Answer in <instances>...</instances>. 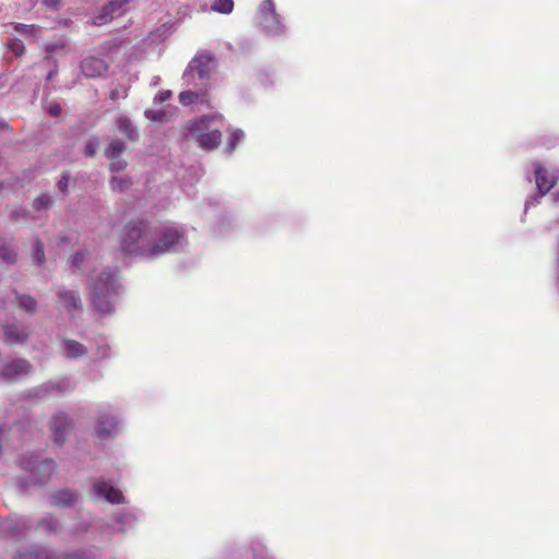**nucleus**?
<instances>
[{
  "mask_svg": "<svg viewBox=\"0 0 559 559\" xmlns=\"http://www.w3.org/2000/svg\"><path fill=\"white\" fill-rule=\"evenodd\" d=\"M154 226L144 221H132L124 226L120 249L128 255L152 259Z\"/></svg>",
  "mask_w": 559,
  "mask_h": 559,
  "instance_id": "f257e3e1",
  "label": "nucleus"
},
{
  "mask_svg": "<svg viewBox=\"0 0 559 559\" xmlns=\"http://www.w3.org/2000/svg\"><path fill=\"white\" fill-rule=\"evenodd\" d=\"M90 298L94 309L103 314L114 310V298L119 292L117 274L110 269L100 271L90 280Z\"/></svg>",
  "mask_w": 559,
  "mask_h": 559,
  "instance_id": "f03ea898",
  "label": "nucleus"
},
{
  "mask_svg": "<svg viewBox=\"0 0 559 559\" xmlns=\"http://www.w3.org/2000/svg\"><path fill=\"white\" fill-rule=\"evenodd\" d=\"M185 231L176 226H154L152 259L175 251L185 243Z\"/></svg>",
  "mask_w": 559,
  "mask_h": 559,
  "instance_id": "7ed1b4c3",
  "label": "nucleus"
},
{
  "mask_svg": "<svg viewBox=\"0 0 559 559\" xmlns=\"http://www.w3.org/2000/svg\"><path fill=\"white\" fill-rule=\"evenodd\" d=\"M21 465L24 471L29 473L34 485L46 484L56 469V464L52 460H38V456L33 454L22 457Z\"/></svg>",
  "mask_w": 559,
  "mask_h": 559,
  "instance_id": "20e7f679",
  "label": "nucleus"
},
{
  "mask_svg": "<svg viewBox=\"0 0 559 559\" xmlns=\"http://www.w3.org/2000/svg\"><path fill=\"white\" fill-rule=\"evenodd\" d=\"M260 25L267 34L278 35L284 32L280 15L276 13L273 0H264L259 8Z\"/></svg>",
  "mask_w": 559,
  "mask_h": 559,
  "instance_id": "39448f33",
  "label": "nucleus"
},
{
  "mask_svg": "<svg viewBox=\"0 0 559 559\" xmlns=\"http://www.w3.org/2000/svg\"><path fill=\"white\" fill-rule=\"evenodd\" d=\"M213 57L210 53H200L195 56L189 63L187 70L183 73V80L186 83L192 84L195 74L200 80L209 78L212 69Z\"/></svg>",
  "mask_w": 559,
  "mask_h": 559,
  "instance_id": "423d86ee",
  "label": "nucleus"
},
{
  "mask_svg": "<svg viewBox=\"0 0 559 559\" xmlns=\"http://www.w3.org/2000/svg\"><path fill=\"white\" fill-rule=\"evenodd\" d=\"M58 302L70 317L82 313L83 304L80 294L76 290L59 288L56 293Z\"/></svg>",
  "mask_w": 559,
  "mask_h": 559,
  "instance_id": "0eeeda50",
  "label": "nucleus"
},
{
  "mask_svg": "<svg viewBox=\"0 0 559 559\" xmlns=\"http://www.w3.org/2000/svg\"><path fill=\"white\" fill-rule=\"evenodd\" d=\"M535 168V181L537 189L539 191V197H534L532 200L526 201L525 209H527L530 205L534 204L535 202H538V199L546 194L556 183V176L548 173L546 168L540 166L539 164H534Z\"/></svg>",
  "mask_w": 559,
  "mask_h": 559,
  "instance_id": "6e6552de",
  "label": "nucleus"
},
{
  "mask_svg": "<svg viewBox=\"0 0 559 559\" xmlns=\"http://www.w3.org/2000/svg\"><path fill=\"white\" fill-rule=\"evenodd\" d=\"M129 0H112L103 7L100 13L95 16L93 24L103 25L111 21L115 16L121 15L126 11Z\"/></svg>",
  "mask_w": 559,
  "mask_h": 559,
  "instance_id": "1a4fd4ad",
  "label": "nucleus"
},
{
  "mask_svg": "<svg viewBox=\"0 0 559 559\" xmlns=\"http://www.w3.org/2000/svg\"><path fill=\"white\" fill-rule=\"evenodd\" d=\"M222 122L214 116H203L189 124L187 138L197 136L200 133H210L215 129L221 130Z\"/></svg>",
  "mask_w": 559,
  "mask_h": 559,
  "instance_id": "9d476101",
  "label": "nucleus"
},
{
  "mask_svg": "<svg viewBox=\"0 0 559 559\" xmlns=\"http://www.w3.org/2000/svg\"><path fill=\"white\" fill-rule=\"evenodd\" d=\"M74 388L72 382L67 379H60L58 381H48L33 390L34 396L44 399L51 395L53 392H68Z\"/></svg>",
  "mask_w": 559,
  "mask_h": 559,
  "instance_id": "9b49d317",
  "label": "nucleus"
},
{
  "mask_svg": "<svg viewBox=\"0 0 559 559\" xmlns=\"http://www.w3.org/2000/svg\"><path fill=\"white\" fill-rule=\"evenodd\" d=\"M93 489L96 497L104 498L106 501L110 503L124 502L122 492L119 489L111 486L109 483L98 479L94 483Z\"/></svg>",
  "mask_w": 559,
  "mask_h": 559,
  "instance_id": "f8f14e48",
  "label": "nucleus"
},
{
  "mask_svg": "<svg viewBox=\"0 0 559 559\" xmlns=\"http://www.w3.org/2000/svg\"><path fill=\"white\" fill-rule=\"evenodd\" d=\"M29 336L27 325L7 324L3 326V341L9 345L24 344Z\"/></svg>",
  "mask_w": 559,
  "mask_h": 559,
  "instance_id": "ddd939ff",
  "label": "nucleus"
},
{
  "mask_svg": "<svg viewBox=\"0 0 559 559\" xmlns=\"http://www.w3.org/2000/svg\"><path fill=\"white\" fill-rule=\"evenodd\" d=\"M81 70L87 78H99L107 72L108 64L104 59L91 56L81 62Z\"/></svg>",
  "mask_w": 559,
  "mask_h": 559,
  "instance_id": "4468645a",
  "label": "nucleus"
},
{
  "mask_svg": "<svg viewBox=\"0 0 559 559\" xmlns=\"http://www.w3.org/2000/svg\"><path fill=\"white\" fill-rule=\"evenodd\" d=\"M32 369L31 364L26 359H15L5 365L0 373L5 380H14L21 376L27 374Z\"/></svg>",
  "mask_w": 559,
  "mask_h": 559,
  "instance_id": "2eb2a0df",
  "label": "nucleus"
},
{
  "mask_svg": "<svg viewBox=\"0 0 559 559\" xmlns=\"http://www.w3.org/2000/svg\"><path fill=\"white\" fill-rule=\"evenodd\" d=\"M70 428L71 420L67 414L58 413L52 417L51 429L53 440L57 443H62L64 441V436L70 430Z\"/></svg>",
  "mask_w": 559,
  "mask_h": 559,
  "instance_id": "dca6fc26",
  "label": "nucleus"
},
{
  "mask_svg": "<svg viewBox=\"0 0 559 559\" xmlns=\"http://www.w3.org/2000/svg\"><path fill=\"white\" fill-rule=\"evenodd\" d=\"M118 431V420L115 416L108 414L99 415L95 426V432L98 437L108 438Z\"/></svg>",
  "mask_w": 559,
  "mask_h": 559,
  "instance_id": "f3484780",
  "label": "nucleus"
},
{
  "mask_svg": "<svg viewBox=\"0 0 559 559\" xmlns=\"http://www.w3.org/2000/svg\"><path fill=\"white\" fill-rule=\"evenodd\" d=\"M190 139L195 141L201 148L211 151L221 144L222 132L219 129H215L210 133H200L197 134V136H192Z\"/></svg>",
  "mask_w": 559,
  "mask_h": 559,
  "instance_id": "a211bd4d",
  "label": "nucleus"
},
{
  "mask_svg": "<svg viewBox=\"0 0 559 559\" xmlns=\"http://www.w3.org/2000/svg\"><path fill=\"white\" fill-rule=\"evenodd\" d=\"M0 530L8 536H19L27 530V521L20 516L10 518L1 524Z\"/></svg>",
  "mask_w": 559,
  "mask_h": 559,
  "instance_id": "6ab92c4d",
  "label": "nucleus"
},
{
  "mask_svg": "<svg viewBox=\"0 0 559 559\" xmlns=\"http://www.w3.org/2000/svg\"><path fill=\"white\" fill-rule=\"evenodd\" d=\"M79 497L68 490H60L50 496V504L53 507H72L76 503Z\"/></svg>",
  "mask_w": 559,
  "mask_h": 559,
  "instance_id": "aec40b11",
  "label": "nucleus"
},
{
  "mask_svg": "<svg viewBox=\"0 0 559 559\" xmlns=\"http://www.w3.org/2000/svg\"><path fill=\"white\" fill-rule=\"evenodd\" d=\"M62 349L66 357L75 359L84 356L87 353L86 347L73 340H64L62 342Z\"/></svg>",
  "mask_w": 559,
  "mask_h": 559,
  "instance_id": "412c9836",
  "label": "nucleus"
},
{
  "mask_svg": "<svg viewBox=\"0 0 559 559\" xmlns=\"http://www.w3.org/2000/svg\"><path fill=\"white\" fill-rule=\"evenodd\" d=\"M15 302L17 307L26 313L33 314L37 310V301L34 297L27 294H16Z\"/></svg>",
  "mask_w": 559,
  "mask_h": 559,
  "instance_id": "4be33fe9",
  "label": "nucleus"
},
{
  "mask_svg": "<svg viewBox=\"0 0 559 559\" xmlns=\"http://www.w3.org/2000/svg\"><path fill=\"white\" fill-rule=\"evenodd\" d=\"M117 127L118 130L126 134L131 141H134L139 138L138 130L129 118L123 116L119 117L117 119Z\"/></svg>",
  "mask_w": 559,
  "mask_h": 559,
  "instance_id": "5701e85b",
  "label": "nucleus"
},
{
  "mask_svg": "<svg viewBox=\"0 0 559 559\" xmlns=\"http://www.w3.org/2000/svg\"><path fill=\"white\" fill-rule=\"evenodd\" d=\"M29 558L34 559H83L82 556L78 554L68 555V554H57L49 551L47 549H41L36 551L35 554H31Z\"/></svg>",
  "mask_w": 559,
  "mask_h": 559,
  "instance_id": "b1692460",
  "label": "nucleus"
},
{
  "mask_svg": "<svg viewBox=\"0 0 559 559\" xmlns=\"http://www.w3.org/2000/svg\"><path fill=\"white\" fill-rule=\"evenodd\" d=\"M132 186V181L127 176H114L110 180V187L114 191L122 192Z\"/></svg>",
  "mask_w": 559,
  "mask_h": 559,
  "instance_id": "393cba45",
  "label": "nucleus"
},
{
  "mask_svg": "<svg viewBox=\"0 0 559 559\" xmlns=\"http://www.w3.org/2000/svg\"><path fill=\"white\" fill-rule=\"evenodd\" d=\"M124 143L121 140H112L106 148L105 155L108 158H116L124 151Z\"/></svg>",
  "mask_w": 559,
  "mask_h": 559,
  "instance_id": "a878e982",
  "label": "nucleus"
},
{
  "mask_svg": "<svg viewBox=\"0 0 559 559\" xmlns=\"http://www.w3.org/2000/svg\"><path fill=\"white\" fill-rule=\"evenodd\" d=\"M38 527L45 528L48 533H57L60 528V523L52 516H46L38 522Z\"/></svg>",
  "mask_w": 559,
  "mask_h": 559,
  "instance_id": "bb28decb",
  "label": "nucleus"
},
{
  "mask_svg": "<svg viewBox=\"0 0 559 559\" xmlns=\"http://www.w3.org/2000/svg\"><path fill=\"white\" fill-rule=\"evenodd\" d=\"M234 9V1L233 0H216L213 5L212 10L217 11L219 13L228 14Z\"/></svg>",
  "mask_w": 559,
  "mask_h": 559,
  "instance_id": "cd10ccee",
  "label": "nucleus"
},
{
  "mask_svg": "<svg viewBox=\"0 0 559 559\" xmlns=\"http://www.w3.org/2000/svg\"><path fill=\"white\" fill-rule=\"evenodd\" d=\"M201 96V93L195 91H183L179 94V100L187 106L195 103Z\"/></svg>",
  "mask_w": 559,
  "mask_h": 559,
  "instance_id": "c85d7f7f",
  "label": "nucleus"
},
{
  "mask_svg": "<svg viewBox=\"0 0 559 559\" xmlns=\"http://www.w3.org/2000/svg\"><path fill=\"white\" fill-rule=\"evenodd\" d=\"M0 260L5 263L12 264L16 261V253L10 247H8L5 245H1L0 246Z\"/></svg>",
  "mask_w": 559,
  "mask_h": 559,
  "instance_id": "c756f323",
  "label": "nucleus"
},
{
  "mask_svg": "<svg viewBox=\"0 0 559 559\" xmlns=\"http://www.w3.org/2000/svg\"><path fill=\"white\" fill-rule=\"evenodd\" d=\"M52 204V200L48 194H41L33 201V206L37 211L48 209Z\"/></svg>",
  "mask_w": 559,
  "mask_h": 559,
  "instance_id": "7c9ffc66",
  "label": "nucleus"
},
{
  "mask_svg": "<svg viewBox=\"0 0 559 559\" xmlns=\"http://www.w3.org/2000/svg\"><path fill=\"white\" fill-rule=\"evenodd\" d=\"M245 138V133L243 131L237 129L235 131L231 132L230 134V140H229V143H228V151L229 153H233V151L236 148L237 144L242 141V139Z\"/></svg>",
  "mask_w": 559,
  "mask_h": 559,
  "instance_id": "2f4dec72",
  "label": "nucleus"
},
{
  "mask_svg": "<svg viewBox=\"0 0 559 559\" xmlns=\"http://www.w3.org/2000/svg\"><path fill=\"white\" fill-rule=\"evenodd\" d=\"M34 261L37 265H41L45 261L44 247L39 240H36L34 245Z\"/></svg>",
  "mask_w": 559,
  "mask_h": 559,
  "instance_id": "473e14b6",
  "label": "nucleus"
},
{
  "mask_svg": "<svg viewBox=\"0 0 559 559\" xmlns=\"http://www.w3.org/2000/svg\"><path fill=\"white\" fill-rule=\"evenodd\" d=\"M11 25L13 26L15 32L21 34L33 35L36 31L35 25H27L23 23H11Z\"/></svg>",
  "mask_w": 559,
  "mask_h": 559,
  "instance_id": "72a5a7b5",
  "label": "nucleus"
},
{
  "mask_svg": "<svg viewBox=\"0 0 559 559\" xmlns=\"http://www.w3.org/2000/svg\"><path fill=\"white\" fill-rule=\"evenodd\" d=\"M8 46L9 49L17 57L22 56L25 51L23 43L16 38L12 39Z\"/></svg>",
  "mask_w": 559,
  "mask_h": 559,
  "instance_id": "f704fd0d",
  "label": "nucleus"
},
{
  "mask_svg": "<svg viewBox=\"0 0 559 559\" xmlns=\"http://www.w3.org/2000/svg\"><path fill=\"white\" fill-rule=\"evenodd\" d=\"M97 146H98V140L97 139H91L86 142L85 144V147H84V153L86 156H94L95 153H96V150H97Z\"/></svg>",
  "mask_w": 559,
  "mask_h": 559,
  "instance_id": "c9c22d12",
  "label": "nucleus"
},
{
  "mask_svg": "<svg viewBox=\"0 0 559 559\" xmlns=\"http://www.w3.org/2000/svg\"><path fill=\"white\" fill-rule=\"evenodd\" d=\"M115 519L117 523L122 525H131L134 522V516L130 513H117Z\"/></svg>",
  "mask_w": 559,
  "mask_h": 559,
  "instance_id": "e433bc0d",
  "label": "nucleus"
},
{
  "mask_svg": "<svg viewBox=\"0 0 559 559\" xmlns=\"http://www.w3.org/2000/svg\"><path fill=\"white\" fill-rule=\"evenodd\" d=\"M109 159L111 160L109 166L111 171H120L127 166V163L120 156Z\"/></svg>",
  "mask_w": 559,
  "mask_h": 559,
  "instance_id": "4c0bfd02",
  "label": "nucleus"
},
{
  "mask_svg": "<svg viewBox=\"0 0 559 559\" xmlns=\"http://www.w3.org/2000/svg\"><path fill=\"white\" fill-rule=\"evenodd\" d=\"M144 115L150 120L163 121L165 112L162 111V110H151V109H147V110H145Z\"/></svg>",
  "mask_w": 559,
  "mask_h": 559,
  "instance_id": "58836bf2",
  "label": "nucleus"
},
{
  "mask_svg": "<svg viewBox=\"0 0 559 559\" xmlns=\"http://www.w3.org/2000/svg\"><path fill=\"white\" fill-rule=\"evenodd\" d=\"M109 97L112 100H117L119 98H126L127 97V91L123 90V88L122 90L115 88V90L110 91Z\"/></svg>",
  "mask_w": 559,
  "mask_h": 559,
  "instance_id": "ea45409f",
  "label": "nucleus"
},
{
  "mask_svg": "<svg viewBox=\"0 0 559 559\" xmlns=\"http://www.w3.org/2000/svg\"><path fill=\"white\" fill-rule=\"evenodd\" d=\"M84 260H85V253L84 252H76L73 255V258L71 260V263H72L73 266L79 267L83 263Z\"/></svg>",
  "mask_w": 559,
  "mask_h": 559,
  "instance_id": "a19ab883",
  "label": "nucleus"
},
{
  "mask_svg": "<svg viewBox=\"0 0 559 559\" xmlns=\"http://www.w3.org/2000/svg\"><path fill=\"white\" fill-rule=\"evenodd\" d=\"M68 181H69V177L68 176H62L61 179L57 182V187L58 189L61 191V192H66L67 191V188H68Z\"/></svg>",
  "mask_w": 559,
  "mask_h": 559,
  "instance_id": "79ce46f5",
  "label": "nucleus"
},
{
  "mask_svg": "<svg viewBox=\"0 0 559 559\" xmlns=\"http://www.w3.org/2000/svg\"><path fill=\"white\" fill-rule=\"evenodd\" d=\"M48 112L51 117H58L61 114V107L58 104L50 105L48 107Z\"/></svg>",
  "mask_w": 559,
  "mask_h": 559,
  "instance_id": "37998d69",
  "label": "nucleus"
},
{
  "mask_svg": "<svg viewBox=\"0 0 559 559\" xmlns=\"http://www.w3.org/2000/svg\"><path fill=\"white\" fill-rule=\"evenodd\" d=\"M61 0H43L44 5L51 9H57Z\"/></svg>",
  "mask_w": 559,
  "mask_h": 559,
  "instance_id": "c03bdc74",
  "label": "nucleus"
},
{
  "mask_svg": "<svg viewBox=\"0 0 559 559\" xmlns=\"http://www.w3.org/2000/svg\"><path fill=\"white\" fill-rule=\"evenodd\" d=\"M170 97V92L169 91H166V92H163L158 95V99L159 102H165L167 100L168 98Z\"/></svg>",
  "mask_w": 559,
  "mask_h": 559,
  "instance_id": "a18cd8bd",
  "label": "nucleus"
},
{
  "mask_svg": "<svg viewBox=\"0 0 559 559\" xmlns=\"http://www.w3.org/2000/svg\"><path fill=\"white\" fill-rule=\"evenodd\" d=\"M254 559H270V558H266L263 555H254Z\"/></svg>",
  "mask_w": 559,
  "mask_h": 559,
  "instance_id": "49530a36",
  "label": "nucleus"
},
{
  "mask_svg": "<svg viewBox=\"0 0 559 559\" xmlns=\"http://www.w3.org/2000/svg\"><path fill=\"white\" fill-rule=\"evenodd\" d=\"M53 74H55V71H50L49 74L47 75V80H51Z\"/></svg>",
  "mask_w": 559,
  "mask_h": 559,
  "instance_id": "de8ad7c7",
  "label": "nucleus"
},
{
  "mask_svg": "<svg viewBox=\"0 0 559 559\" xmlns=\"http://www.w3.org/2000/svg\"><path fill=\"white\" fill-rule=\"evenodd\" d=\"M55 50V47L53 46H47V51L48 52H52Z\"/></svg>",
  "mask_w": 559,
  "mask_h": 559,
  "instance_id": "09e8293b",
  "label": "nucleus"
},
{
  "mask_svg": "<svg viewBox=\"0 0 559 559\" xmlns=\"http://www.w3.org/2000/svg\"><path fill=\"white\" fill-rule=\"evenodd\" d=\"M4 126V123L0 120V127Z\"/></svg>",
  "mask_w": 559,
  "mask_h": 559,
  "instance_id": "8fccbe9b",
  "label": "nucleus"
}]
</instances>
